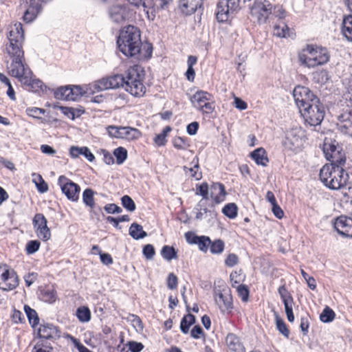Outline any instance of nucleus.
Returning a JSON list of instances; mask_svg holds the SVG:
<instances>
[{"mask_svg": "<svg viewBox=\"0 0 352 352\" xmlns=\"http://www.w3.org/2000/svg\"><path fill=\"white\" fill-rule=\"evenodd\" d=\"M319 178L328 188L339 190L346 186L349 176L341 165L330 164L322 167Z\"/></svg>", "mask_w": 352, "mask_h": 352, "instance_id": "nucleus-1", "label": "nucleus"}, {"mask_svg": "<svg viewBox=\"0 0 352 352\" xmlns=\"http://www.w3.org/2000/svg\"><path fill=\"white\" fill-rule=\"evenodd\" d=\"M298 60L302 65L314 67L327 63L329 55L327 48L321 45H307L299 53Z\"/></svg>", "mask_w": 352, "mask_h": 352, "instance_id": "nucleus-2", "label": "nucleus"}, {"mask_svg": "<svg viewBox=\"0 0 352 352\" xmlns=\"http://www.w3.org/2000/svg\"><path fill=\"white\" fill-rule=\"evenodd\" d=\"M142 75L138 67H131L124 74V89L135 97L143 96L146 92Z\"/></svg>", "mask_w": 352, "mask_h": 352, "instance_id": "nucleus-3", "label": "nucleus"}, {"mask_svg": "<svg viewBox=\"0 0 352 352\" xmlns=\"http://www.w3.org/2000/svg\"><path fill=\"white\" fill-rule=\"evenodd\" d=\"M195 108L204 115L211 114L215 109L214 100L212 94L204 91H197L190 98Z\"/></svg>", "mask_w": 352, "mask_h": 352, "instance_id": "nucleus-4", "label": "nucleus"}, {"mask_svg": "<svg viewBox=\"0 0 352 352\" xmlns=\"http://www.w3.org/2000/svg\"><path fill=\"white\" fill-rule=\"evenodd\" d=\"M300 112L304 118L306 122L311 126H318L320 124L324 116V107L320 102H314L306 107L300 110Z\"/></svg>", "mask_w": 352, "mask_h": 352, "instance_id": "nucleus-5", "label": "nucleus"}, {"mask_svg": "<svg viewBox=\"0 0 352 352\" xmlns=\"http://www.w3.org/2000/svg\"><path fill=\"white\" fill-rule=\"evenodd\" d=\"M304 138V131L300 128H293L286 133L283 144L286 149L297 152L303 145Z\"/></svg>", "mask_w": 352, "mask_h": 352, "instance_id": "nucleus-6", "label": "nucleus"}, {"mask_svg": "<svg viewBox=\"0 0 352 352\" xmlns=\"http://www.w3.org/2000/svg\"><path fill=\"white\" fill-rule=\"evenodd\" d=\"M293 96L299 111L319 100V98L309 88L303 86L296 87L293 91Z\"/></svg>", "mask_w": 352, "mask_h": 352, "instance_id": "nucleus-7", "label": "nucleus"}, {"mask_svg": "<svg viewBox=\"0 0 352 352\" xmlns=\"http://www.w3.org/2000/svg\"><path fill=\"white\" fill-rule=\"evenodd\" d=\"M241 0H219L217 8V19L223 22L228 20L230 15L238 12L240 9Z\"/></svg>", "mask_w": 352, "mask_h": 352, "instance_id": "nucleus-8", "label": "nucleus"}, {"mask_svg": "<svg viewBox=\"0 0 352 352\" xmlns=\"http://www.w3.org/2000/svg\"><path fill=\"white\" fill-rule=\"evenodd\" d=\"M8 74L19 80L21 84H25L30 80V75H33L32 72L25 60H12L10 65L8 67Z\"/></svg>", "mask_w": 352, "mask_h": 352, "instance_id": "nucleus-9", "label": "nucleus"}, {"mask_svg": "<svg viewBox=\"0 0 352 352\" xmlns=\"http://www.w3.org/2000/svg\"><path fill=\"white\" fill-rule=\"evenodd\" d=\"M108 15L113 23H122L133 15V11L127 4H114L108 9Z\"/></svg>", "mask_w": 352, "mask_h": 352, "instance_id": "nucleus-10", "label": "nucleus"}, {"mask_svg": "<svg viewBox=\"0 0 352 352\" xmlns=\"http://www.w3.org/2000/svg\"><path fill=\"white\" fill-rule=\"evenodd\" d=\"M116 44H142L140 30L131 25L125 26L120 31Z\"/></svg>", "mask_w": 352, "mask_h": 352, "instance_id": "nucleus-11", "label": "nucleus"}, {"mask_svg": "<svg viewBox=\"0 0 352 352\" xmlns=\"http://www.w3.org/2000/svg\"><path fill=\"white\" fill-rule=\"evenodd\" d=\"M272 13V6L267 0H256L251 8V14L256 18L258 23H265Z\"/></svg>", "mask_w": 352, "mask_h": 352, "instance_id": "nucleus-12", "label": "nucleus"}, {"mask_svg": "<svg viewBox=\"0 0 352 352\" xmlns=\"http://www.w3.org/2000/svg\"><path fill=\"white\" fill-rule=\"evenodd\" d=\"M58 184L60 186L62 192L66 195L68 199L72 201L78 199L80 187L77 184L65 175H60L58 179Z\"/></svg>", "mask_w": 352, "mask_h": 352, "instance_id": "nucleus-13", "label": "nucleus"}, {"mask_svg": "<svg viewBox=\"0 0 352 352\" xmlns=\"http://www.w3.org/2000/svg\"><path fill=\"white\" fill-rule=\"evenodd\" d=\"M173 0H144L142 3L144 11L149 20H154L156 12L168 8Z\"/></svg>", "mask_w": 352, "mask_h": 352, "instance_id": "nucleus-14", "label": "nucleus"}, {"mask_svg": "<svg viewBox=\"0 0 352 352\" xmlns=\"http://www.w3.org/2000/svg\"><path fill=\"white\" fill-rule=\"evenodd\" d=\"M322 149L326 159L331 162V164L342 165L345 163L344 154L341 152L340 147H338L334 142H324Z\"/></svg>", "mask_w": 352, "mask_h": 352, "instance_id": "nucleus-15", "label": "nucleus"}, {"mask_svg": "<svg viewBox=\"0 0 352 352\" xmlns=\"http://www.w3.org/2000/svg\"><path fill=\"white\" fill-rule=\"evenodd\" d=\"M120 87H124V76L122 74H116L107 78H102L94 85V90L97 91L116 89Z\"/></svg>", "mask_w": 352, "mask_h": 352, "instance_id": "nucleus-16", "label": "nucleus"}, {"mask_svg": "<svg viewBox=\"0 0 352 352\" xmlns=\"http://www.w3.org/2000/svg\"><path fill=\"white\" fill-rule=\"evenodd\" d=\"M47 221L41 213H37L33 218V225L37 236L44 241H48L51 237L50 230L48 228Z\"/></svg>", "mask_w": 352, "mask_h": 352, "instance_id": "nucleus-17", "label": "nucleus"}, {"mask_svg": "<svg viewBox=\"0 0 352 352\" xmlns=\"http://www.w3.org/2000/svg\"><path fill=\"white\" fill-rule=\"evenodd\" d=\"M215 302L221 311H231L233 309L232 297L229 288L223 289L216 294Z\"/></svg>", "mask_w": 352, "mask_h": 352, "instance_id": "nucleus-18", "label": "nucleus"}, {"mask_svg": "<svg viewBox=\"0 0 352 352\" xmlns=\"http://www.w3.org/2000/svg\"><path fill=\"white\" fill-rule=\"evenodd\" d=\"M334 228L339 234L344 237H352V219L346 216L338 217Z\"/></svg>", "mask_w": 352, "mask_h": 352, "instance_id": "nucleus-19", "label": "nucleus"}, {"mask_svg": "<svg viewBox=\"0 0 352 352\" xmlns=\"http://www.w3.org/2000/svg\"><path fill=\"white\" fill-rule=\"evenodd\" d=\"M204 0H179V8L182 13L191 15L195 12H202Z\"/></svg>", "mask_w": 352, "mask_h": 352, "instance_id": "nucleus-20", "label": "nucleus"}, {"mask_svg": "<svg viewBox=\"0 0 352 352\" xmlns=\"http://www.w3.org/2000/svg\"><path fill=\"white\" fill-rule=\"evenodd\" d=\"M210 189V197L213 201V204H211V207L212 208L214 205L219 204L223 201L227 193L224 185L219 182L213 183Z\"/></svg>", "mask_w": 352, "mask_h": 352, "instance_id": "nucleus-21", "label": "nucleus"}, {"mask_svg": "<svg viewBox=\"0 0 352 352\" xmlns=\"http://www.w3.org/2000/svg\"><path fill=\"white\" fill-rule=\"evenodd\" d=\"M28 8L24 12L23 19L26 23H31L41 10V6L36 0H25Z\"/></svg>", "mask_w": 352, "mask_h": 352, "instance_id": "nucleus-22", "label": "nucleus"}, {"mask_svg": "<svg viewBox=\"0 0 352 352\" xmlns=\"http://www.w3.org/2000/svg\"><path fill=\"white\" fill-rule=\"evenodd\" d=\"M58 328L52 324H41L38 330V338L54 340L59 337Z\"/></svg>", "mask_w": 352, "mask_h": 352, "instance_id": "nucleus-23", "label": "nucleus"}, {"mask_svg": "<svg viewBox=\"0 0 352 352\" xmlns=\"http://www.w3.org/2000/svg\"><path fill=\"white\" fill-rule=\"evenodd\" d=\"M278 292L284 304L286 315L293 314L294 299L291 294L288 292L285 285L280 286Z\"/></svg>", "mask_w": 352, "mask_h": 352, "instance_id": "nucleus-24", "label": "nucleus"}, {"mask_svg": "<svg viewBox=\"0 0 352 352\" xmlns=\"http://www.w3.org/2000/svg\"><path fill=\"white\" fill-rule=\"evenodd\" d=\"M118 47L127 57L142 59V45H118Z\"/></svg>", "mask_w": 352, "mask_h": 352, "instance_id": "nucleus-25", "label": "nucleus"}, {"mask_svg": "<svg viewBox=\"0 0 352 352\" xmlns=\"http://www.w3.org/2000/svg\"><path fill=\"white\" fill-rule=\"evenodd\" d=\"M226 343L230 351L234 352H245V349L240 338L232 333H229L226 338Z\"/></svg>", "mask_w": 352, "mask_h": 352, "instance_id": "nucleus-26", "label": "nucleus"}, {"mask_svg": "<svg viewBox=\"0 0 352 352\" xmlns=\"http://www.w3.org/2000/svg\"><path fill=\"white\" fill-rule=\"evenodd\" d=\"M38 298L44 302L53 303L56 299V292L52 287H41L38 289Z\"/></svg>", "mask_w": 352, "mask_h": 352, "instance_id": "nucleus-27", "label": "nucleus"}, {"mask_svg": "<svg viewBox=\"0 0 352 352\" xmlns=\"http://www.w3.org/2000/svg\"><path fill=\"white\" fill-rule=\"evenodd\" d=\"M8 38L10 41V44H21L23 41L24 32L21 23L16 24L10 30Z\"/></svg>", "mask_w": 352, "mask_h": 352, "instance_id": "nucleus-28", "label": "nucleus"}, {"mask_svg": "<svg viewBox=\"0 0 352 352\" xmlns=\"http://www.w3.org/2000/svg\"><path fill=\"white\" fill-rule=\"evenodd\" d=\"M6 52L12 60H25L24 51L22 45H6Z\"/></svg>", "mask_w": 352, "mask_h": 352, "instance_id": "nucleus-29", "label": "nucleus"}, {"mask_svg": "<svg viewBox=\"0 0 352 352\" xmlns=\"http://www.w3.org/2000/svg\"><path fill=\"white\" fill-rule=\"evenodd\" d=\"M250 157L254 160L257 165L266 166L269 162L266 151L263 148L255 149L250 153Z\"/></svg>", "mask_w": 352, "mask_h": 352, "instance_id": "nucleus-30", "label": "nucleus"}, {"mask_svg": "<svg viewBox=\"0 0 352 352\" xmlns=\"http://www.w3.org/2000/svg\"><path fill=\"white\" fill-rule=\"evenodd\" d=\"M142 135L140 131L131 126H122L121 138L128 141H133L139 139Z\"/></svg>", "mask_w": 352, "mask_h": 352, "instance_id": "nucleus-31", "label": "nucleus"}, {"mask_svg": "<svg viewBox=\"0 0 352 352\" xmlns=\"http://www.w3.org/2000/svg\"><path fill=\"white\" fill-rule=\"evenodd\" d=\"M28 91L39 93L46 90V86L39 79L32 78V75H30V80L25 84H22Z\"/></svg>", "mask_w": 352, "mask_h": 352, "instance_id": "nucleus-32", "label": "nucleus"}, {"mask_svg": "<svg viewBox=\"0 0 352 352\" xmlns=\"http://www.w3.org/2000/svg\"><path fill=\"white\" fill-rule=\"evenodd\" d=\"M129 234L135 240L142 239L147 236V233L143 230V227L137 223H133L131 225Z\"/></svg>", "mask_w": 352, "mask_h": 352, "instance_id": "nucleus-33", "label": "nucleus"}, {"mask_svg": "<svg viewBox=\"0 0 352 352\" xmlns=\"http://www.w3.org/2000/svg\"><path fill=\"white\" fill-rule=\"evenodd\" d=\"M342 32L348 41L352 42V15L344 18Z\"/></svg>", "mask_w": 352, "mask_h": 352, "instance_id": "nucleus-34", "label": "nucleus"}, {"mask_svg": "<svg viewBox=\"0 0 352 352\" xmlns=\"http://www.w3.org/2000/svg\"><path fill=\"white\" fill-rule=\"evenodd\" d=\"M343 85L345 89L343 97L347 103V106L351 108L352 111V77L345 78Z\"/></svg>", "mask_w": 352, "mask_h": 352, "instance_id": "nucleus-35", "label": "nucleus"}, {"mask_svg": "<svg viewBox=\"0 0 352 352\" xmlns=\"http://www.w3.org/2000/svg\"><path fill=\"white\" fill-rule=\"evenodd\" d=\"M71 86L60 87L54 91V97L58 100H72Z\"/></svg>", "mask_w": 352, "mask_h": 352, "instance_id": "nucleus-36", "label": "nucleus"}, {"mask_svg": "<svg viewBox=\"0 0 352 352\" xmlns=\"http://www.w3.org/2000/svg\"><path fill=\"white\" fill-rule=\"evenodd\" d=\"M195 323V316L191 314L185 315L180 322L181 331L186 334L189 332V329L191 325Z\"/></svg>", "mask_w": 352, "mask_h": 352, "instance_id": "nucleus-37", "label": "nucleus"}, {"mask_svg": "<svg viewBox=\"0 0 352 352\" xmlns=\"http://www.w3.org/2000/svg\"><path fill=\"white\" fill-rule=\"evenodd\" d=\"M23 309L32 327H34L38 325L39 323V318L36 311L27 305H24Z\"/></svg>", "mask_w": 352, "mask_h": 352, "instance_id": "nucleus-38", "label": "nucleus"}, {"mask_svg": "<svg viewBox=\"0 0 352 352\" xmlns=\"http://www.w3.org/2000/svg\"><path fill=\"white\" fill-rule=\"evenodd\" d=\"M32 177V182L35 184L39 192L44 193L48 190V185L40 174L33 173Z\"/></svg>", "mask_w": 352, "mask_h": 352, "instance_id": "nucleus-39", "label": "nucleus"}, {"mask_svg": "<svg viewBox=\"0 0 352 352\" xmlns=\"http://www.w3.org/2000/svg\"><path fill=\"white\" fill-rule=\"evenodd\" d=\"M76 317L81 322H87L91 320V311L87 307L82 306L77 309Z\"/></svg>", "mask_w": 352, "mask_h": 352, "instance_id": "nucleus-40", "label": "nucleus"}, {"mask_svg": "<svg viewBox=\"0 0 352 352\" xmlns=\"http://www.w3.org/2000/svg\"><path fill=\"white\" fill-rule=\"evenodd\" d=\"M289 29L288 26L283 22H280L278 25H274V35L278 37L290 36L289 33Z\"/></svg>", "mask_w": 352, "mask_h": 352, "instance_id": "nucleus-41", "label": "nucleus"}, {"mask_svg": "<svg viewBox=\"0 0 352 352\" xmlns=\"http://www.w3.org/2000/svg\"><path fill=\"white\" fill-rule=\"evenodd\" d=\"M238 208L236 204L229 203L222 209L223 214L230 219H234L237 216Z\"/></svg>", "mask_w": 352, "mask_h": 352, "instance_id": "nucleus-42", "label": "nucleus"}, {"mask_svg": "<svg viewBox=\"0 0 352 352\" xmlns=\"http://www.w3.org/2000/svg\"><path fill=\"white\" fill-rule=\"evenodd\" d=\"M161 254L162 257L167 261H170L177 257V253L175 249L169 245H164L162 248Z\"/></svg>", "mask_w": 352, "mask_h": 352, "instance_id": "nucleus-43", "label": "nucleus"}, {"mask_svg": "<svg viewBox=\"0 0 352 352\" xmlns=\"http://www.w3.org/2000/svg\"><path fill=\"white\" fill-rule=\"evenodd\" d=\"M0 82L8 87L7 95L12 100H15V91L11 85L9 78L3 73H0Z\"/></svg>", "mask_w": 352, "mask_h": 352, "instance_id": "nucleus-44", "label": "nucleus"}, {"mask_svg": "<svg viewBox=\"0 0 352 352\" xmlns=\"http://www.w3.org/2000/svg\"><path fill=\"white\" fill-rule=\"evenodd\" d=\"M19 283V279L14 271L11 272V277L8 282L5 284L6 287L1 289L4 291H10L14 289Z\"/></svg>", "mask_w": 352, "mask_h": 352, "instance_id": "nucleus-45", "label": "nucleus"}, {"mask_svg": "<svg viewBox=\"0 0 352 352\" xmlns=\"http://www.w3.org/2000/svg\"><path fill=\"white\" fill-rule=\"evenodd\" d=\"M94 194V192L91 188H86L82 193V200L84 204L91 208H94L95 205Z\"/></svg>", "mask_w": 352, "mask_h": 352, "instance_id": "nucleus-46", "label": "nucleus"}, {"mask_svg": "<svg viewBox=\"0 0 352 352\" xmlns=\"http://www.w3.org/2000/svg\"><path fill=\"white\" fill-rule=\"evenodd\" d=\"M113 155L116 158V163L122 164L127 158V151L125 148L120 146L113 151Z\"/></svg>", "mask_w": 352, "mask_h": 352, "instance_id": "nucleus-47", "label": "nucleus"}, {"mask_svg": "<svg viewBox=\"0 0 352 352\" xmlns=\"http://www.w3.org/2000/svg\"><path fill=\"white\" fill-rule=\"evenodd\" d=\"M208 190L209 186L208 183L204 182L201 184L196 185V192L197 195H200L202 197L201 200H207L208 199Z\"/></svg>", "mask_w": 352, "mask_h": 352, "instance_id": "nucleus-48", "label": "nucleus"}, {"mask_svg": "<svg viewBox=\"0 0 352 352\" xmlns=\"http://www.w3.org/2000/svg\"><path fill=\"white\" fill-rule=\"evenodd\" d=\"M335 316L334 311L329 307H326L321 313L320 319L323 322H330L335 318Z\"/></svg>", "mask_w": 352, "mask_h": 352, "instance_id": "nucleus-49", "label": "nucleus"}, {"mask_svg": "<svg viewBox=\"0 0 352 352\" xmlns=\"http://www.w3.org/2000/svg\"><path fill=\"white\" fill-rule=\"evenodd\" d=\"M193 166L190 168L188 170L190 172V176L195 178L196 180H199L202 177L201 172H198L199 169V160L198 157H195L191 162Z\"/></svg>", "mask_w": 352, "mask_h": 352, "instance_id": "nucleus-50", "label": "nucleus"}, {"mask_svg": "<svg viewBox=\"0 0 352 352\" xmlns=\"http://www.w3.org/2000/svg\"><path fill=\"white\" fill-rule=\"evenodd\" d=\"M276 328L278 331L283 334L285 338H288L289 336V330L287 328L284 320L279 318L278 316L276 317Z\"/></svg>", "mask_w": 352, "mask_h": 352, "instance_id": "nucleus-51", "label": "nucleus"}, {"mask_svg": "<svg viewBox=\"0 0 352 352\" xmlns=\"http://www.w3.org/2000/svg\"><path fill=\"white\" fill-rule=\"evenodd\" d=\"M122 206L129 212H133L135 208V204L131 197L129 195H124L121 198Z\"/></svg>", "mask_w": 352, "mask_h": 352, "instance_id": "nucleus-52", "label": "nucleus"}, {"mask_svg": "<svg viewBox=\"0 0 352 352\" xmlns=\"http://www.w3.org/2000/svg\"><path fill=\"white\" fill-rule=\"evenodd\" d=\"M210 245V252L212 254H220L224 250V242L221 239H217L213 242L211 241Z\"/></svg>", "mask_w": 352, "mask_h": 352, "instance_id": "nucleus-53", "label": "nucleus"}, {"mask_svg": "<svg viewBox=\"0 0 352 352\" xmlns=\"http://www.w3.org/2000/svg\"><path fill=\"white\" fill-rule=\"evenodd\" d=\"M41 245V243L38 240L29 241L25 245V252L27 254H33L36 252Z\"/></svg>", "mask_w": 352, "mask_h": 352, "instance_id": "nucleus-54", "label": "nucleus"}, {"mask_svg": "<svg viewBox=\"0 0 352 352\" xmlns=\"http://www.w3.org/2000/svg\"><path fill=\"white\" fill-rule=\"evenodd\" d=\"M173 144L178 150H186L190 146L187 140L182 137L175 138L173 140Z\"/></svg>", "mask_w": 352, "mask_h": 352, "instance_id": "nucleus-55", "label": "nucleus"}, {"mask_svg": "<svg viewBox=\"0 0 352 352\" xmlns=\"http://www.w3.org/2000/svg\"><path fill=\"white\" fill-rule=\"evenodd\" d=\"M351 117H352L351 112L349 113H344L340 116V128H344L345 129H352V119H351Z\"/></svg>", "mask_w": 352, "mask_h": 352, "instance_id": "nucleus-56", "label": "nucleus"}, {"mask_svg": "<svg viewBox=\"0 0 352 352\" xmlns=\"http://www.w3.org/2000/svg\"><path fill=\"white\" fill-rule=\"evenodd\" d=\"M239 296L243 302H247L249 299L250 291L248 286L245 285H239L236 287Z\"/></svg>", "mask_w": 352, "mask_h": 352, "instance_id": "nucleus-57", "label": "nucleus"}, {"mask_svg": "<svg viewBox=\"0 0 352 352\" xmlns=\"http://www.w3.org/2000/svg\"><path fill=\"white\" fill-rule=\"evenodd\" d=\"M211 243V241L208 236H199L196 245H198L199 249L202 252H207L208 245Z\"/></svg>", "mask_w": 352, "mask_h": 352, "instance_id": "nucleus-58", "label": "nucleus"}, {"mask_svg": "<svg viewBox=\"0 0 352 352\" xmlns=\"http://www.w3.org/2000/svg\"><path fill=\"white\" fill-rule=\"evenodd\" d=\"M25 111L28 116L38 119H41V118L38 116L39 115L44 114L45 113V110L44 109L38 107H29Z\"/></svg>", "mask_w": 352, "mask_h": 352, "instance_id": "nucleus-59", "label": "nucleus"}, {"mask_svg": "<svg viewBox=\"0 0 352 352\" xmlns=\"http://www.w3.org/2000/svg\"><path fill=\"white\" fill-rule=\"evenodd\" d=\"M142 253L147 260H151L155 254V250L153 245L147 244L144 246Z\"/></svg>", "mask_w": 352, "mask_h": 352, "instance_id": "nucleus-60", "label": "nucleus"}, {"mask_svg": "<svg viewBox=\"0 0 352 352\" xmlns=\"http://www.w3.org/2000/svg\"><path fill=\"white\" fill-rule=\"evenodd\" d=\"M122 129V126H117L111 125L107 127V131L109 133V135L111 137L116 138H121V131Z\"/></svg>", "mask_w": 352, "mask_h": 352, "instance_id": "nucleus-61", "label": "nucleus"}, {"mask_svg": "<svg viewBox=\"0 0 352 352\" xmlns=\"http://www.w3.org/2000/svg\"><path fill=\"white\" fill-rule=\"evenodd\" d=\"M104 209L108 214L120 213L122 211V209L115 204H106Z\"/></svg>", "mask_w": 352, "mask_h": 352, "instance_id": "nucleus-62", "label": "nucleus"}, {"mask_svg": "<svg viewBox=\"0 0 352 352\" xmlns=\"http://www.w3.org/2000/svg\"><path fill=\"white\" fill-rule=\"evenodd\" d=\"M239 262V258L236 254L232 253L229 254L225 260V264L230 267H234Z\"/></svg>", "mask_w": 352, "mask_h": 352, "instance_id": "nucleus-63", "label": "nucleus"}, {"mask_svg": "<svg viewBox=\"0 0 352 352\" xmlns=\"http://www.w3.org/2000/svg\"><path fill=\"white\" fill-rule=\"evenodd\" d=\"M127 345L131 352H140L144 349L142 343L135 341H130L128 342Z\"/></svg>", "mask_w": 352, "mask_h": 352, "instance_id": "nucleus-64", "label": "nucleus"}]
</instances>
